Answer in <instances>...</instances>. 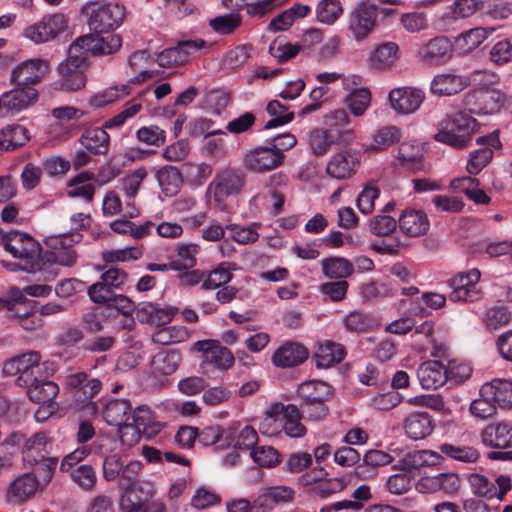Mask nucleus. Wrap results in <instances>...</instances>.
<instances>
[{"instance_id": "obj_1", "label": "nucleus", "mask_w": 512, "mask_h": 512, "mask_svg": "<svg viewBox=\"0 0 512 512\" xmlns=\"http://www.w3.org/2000/svg\"><path fill=\"white\" fill-rule=\"evenodd\" d=\"M4 249L13 257L22 261V268L27 272L43 271L45 281L56 278V272L50 266L44 267L41 259V247L29 234L9 231L5 234Z\"/></svg>"}, {"instance_id": "obj_2", "label": "nucleus", "mask_w": 512, "mask_h": 512, "mask_svg": "<svg viewBox=\"0 0 512 512\" xmlns=\"http://www.w3.org/2000/svg\"><path fill=\"white\" fill-rule=\"evenodd\" d=\"M477 122L464 112L447 116L439 123L438 132L434 138L438 142L455 148H465L477 132Z\"/></svg>"}, {"instance_id": "obj_3", "label": "nucleus", "mask_w": 512, "mask_h": 512, "mask_svg": "<svg viewBox=\"0 0 512 512\" xmlns=\"http://www.w3.org/2000/svg\"><path fill=\"white\" fill-rule=\"evenodd\" d=\"M484 446L494 449L487 453L491 461L512 462V425L497 422L487 425L480 434Z\"/></svg>"}, {"instance_id": "obj_4", "label": "nucleus", "mask_w": 512, "mask_h": 512, "mask_svg": "<svg viewBox=\"0 0 512 512\" xmlns=\"http://www.w3.org/2000/svg\"><path fill=\"white\" fill-rule=\"evenodd\" d=\"M87 67V57L79 53L76 45L71 44L67 59L58 66L60 78L55 82V88L68 92L83 88L86 84Z\"/></svg>"}, {"instance_id": "obj_5", "label": "nucleus", "mask_w": 512, "mask_h": 512, "mask_svg": "<svg viewBox=\"0 0 512 512\" xmlns=\"http://www.w3.org/2000/svg\"><path fill=\"white\" fill-rule=\"evenodd\" d=\"M82 14L87 17L91 31L97 34L109 33L117 28L125 16V8L118 4L88 3L82 8Z\"/></svg>"}, {"instance_id": "obj_6", "label": "nucleus", "mask_w": 512, "mask_h": 512, "mask_svg": "<svg viewBox=\"0 0 512 512\" xmlns=\"http://www.w3.org/2000/svg\"><path fill=\"white\" fill-rule=\"evenodd\" d=\"M432 456L434 454L428 451H414L406 454L399 462L402 472L391 475L387 479L386 487L389 492L396 495L408 492L412 487L410 471L427 465L429 462L428 458Z\"/></svg>"}, {"instance_id": "obj_7", "label": "nucleus", "mask_w": 512, "mask_h": 512, "mask_svg": "<svg viewBox=\"0 0 512 512\" xmlns=\"http://www.w3.org/2000/svg\"><path fill=\"white\" fill-rule=\"evenodd\" d=\"M41 354L37 351H29L22 355L16 356L4 363L3 373L6 375H18L16 384L32 385L36 381V377L44 372V368L40 364Z\"/></svg>"}, {"instance_id": "obj_8", "label": "nucleus", "mask_w": 512, "mask_h": 512, "mask_svg": "<svg viewBox=\"0 0 512 512\" xmlns=\"http://www.w3.org/2000/svg\"><path fill=\"white\" fill-rule=\"evenodd\" d=\"M80 239L81 235L79 233L48 236L45 239V244L49 248L46 252L47 261L67 267L75 265L78 254L73 249V245L79 242Z\"/></svg>"}, {"instance_id": "obj_9", "label": "nucleus", "mask_w": 512, "mask_h": 512, "mask_svg": "<svg viewBox=\"0 0 512 512\" xmlns=\"http://www.w3.org/2000/svg\"><path fill=\"white\" fill-rule=\"evenodd\" d=\"M245 183V175L242 171L227 167L217 172L209 189L213 192L214 200L221 204L228 197L240 194Z\"/></svg>"}, {"instance_id": "obj_10", "label": "nucleus", "mask_w": 512, "mask_h": 512, "mask_svg": "<svg viewBox=\"0 0 512 512\" xmlns=\"http://www.w3.org/2000/svg\"><path fill=\"white\" fill-rule=\"evenodd\" d=\"M284 159V153L277 152L272 145L256 146L244 154L243 165L251 172L266 173L281 166Z\"/></svg>"}, {"instance_id": "obj_11", "label": "nucleus", "mask_w": 512, "mask_h": 512, "mask_svg": "<svg viewBox=\"0 0 512 512\" xmlns=\"http://www.w3.org/2000/svg\"><path fill=\"white\" fill-rule=\"evenodd\" d=\"M505 95L499 90L480 87L467 93L464 104L471 113L494 114L504 105Z\"/></svg>"}, {"instance_id": "obj_12", "label": "nucleus", "mask_w": 512, "mask_h": 512, "mask_svg": "<svg viewBox=\"0 0 512 512\" xmlns=\"http://www.w3.org/2000/svg\"><path fill=\"white\" fill-rule=\"evenodd\" d=\"M79 48V53L94 56L110 55L117 52L122 46V39L118 34L100 36V34H86L79 36L73 43Z\"/></svg>"}, {"instance_id": "obj_13", "label": "nucleus", "mask_w": 512, "mask_h": 512, "mask_svg": "<svg viewBox=\"0 0 512 512\" xmlns=\"http://www.w3.org/2000/svg\"><path fill=\"white\" fill-rule=\"evenodd\" d=\"M68 26V18L63 13L44 16L39 22L28 26L24 35L35 43H44L55 39Z\"/></svg>"}, {"instance_id": "obj_14", "label": "nucleus", "mask_w": 512, "mask_h": 512, "mask_svg": "<svg viewBox=\"0 0 512 512\" xmlns=\"http://www.w3.org/2000/svg\"><path fill=\"white\" fill-rule=\"evenodd\" d=\"M468 482L475 495L487 499L503 500L512 488L511 478L508 475H499L492 481L482 474L473 473L469 476Z\"/></svg>"}, {"instance_id": "obj_15", "label": "nucleus", "mask_w": 512, "mask_h": 512, "mask_svg": "<svg viewBox=\"0 0 512 512\" xmlns=\"http://www.w3.org/2000/svg\"><path fill=\"white\" fill-rule=\"evenodd\" d=\"M15 87L3 93L0 96V115H15L30 106L38 100V91L34 87Z\"/></svg>"}, {"instance_id": "obj_16", "label": "nucleus", "mask_w": 512, "mask_h": 512, "mask_svg": "<svg viewBox=\"0 0 512 512\" xmlns=\"http://www.w3.org/2000/svg\"><path fill=\"white\" fill-rule=\"evenodd\" d=\"M193 349L202 353L201 367L213 365L219 370H227L234 364L232 352L217 340H200L194 343Z\"/></svg>"}, {"instance_id": "obj_17", "label": "nucleus", "mask_w": 512, "mask_h": 512, "mask_svg": "<svg viewBox=\"0 0 512 512\" xmlns=\"http://www.w3.org/2000/svg\"><path fill=\"white\" fill-rule=\"evenodd\" d=\"M481 273L474 268L467 273H460L449 281L452 291L449 299L453 302H474L480 299V291L476 289Z\"/></svg>"}, {"instance_id": "obj_18", "label": "nucleus", "mask_w": 512, "mask_h": 512, "mask_svg": "<svg viewBox=\"0 0 512 512\" xmlns=\"http://www.w3.org/2000/svg\"><path fill=\"white\" fill-rule=\"evenodd\" d=\"M48 71V62L42 59H29L18 64L11 72L13 85L34 87L41 82Z\"/></svg>"}, {"instance_id": "obj_19", "label": "nucleus", "mask_w": 512, "mask_h": 512, "mask_svg": "<svg viewBox=\"0 0 512 512\" xmlns=\"http://www.w3.org/2000/svg\"><path fill=\"white\" fill-rule=\"evenodd\" d=\"M452 44L445 36H438L423 44L418 52V59L429 66H438L452 57Z\"/></svg>"}, {"instance_id": "obj_20", "label": "nucleus", "mask_w": 512, "mask_h": 512, "mask_svg": "<svg viewBox=\"0 0 512 512\" xmlns=\"http://www.w3.org/2000/svg\"><path fill=\"white\" fill-rule=\"evenodd\" d=\"M155 489L151 482L142 481L123 491L121 507L123 512H145L147 505L154 499Z\"/></svg>"}, {"instance_id": "obj_21", "label": "nucleus", "mask_w": 512, "mask_h": 512, "mask_svg": "<svg viewBox=\"0 0 512 512\" xmlns=\"http://www.w3.org/2000/svg\"><path fill=\"white\" fill-rule=\"evenodd\" d=\"M53 448V439L43 431L33 434L25 442L22 455L23 460L30 466L50 456Z\"/></svg>"}, {"instance_id": "obj_22", "label": "nucleus", "mask_w": 512, "mask_h": 512, "mask_svg": "<svg viewBox=\"0 0 512 512\" xmlns=\"http://www.w3.org/2000/svg\"><path fill=\"white\" fill-rule=\"evenodd\" d=\"M424 97L422 90L412 87L396 88L389 93L392 108L401 114L415 112L422 104Z\"/></svg>"}, {"instance_id": "obj_23", "label": "nucleus", "mask_w": 512, "mask_h": 512, "mask_svg": "<svg viewBox=\"0 0 512 512\" xmlns=\"http://www.w3.org/2000/svg\"><path fill=\"white\" fill-rule=\"evenodd\" d=\"M377 18V7L363 2L352 12L350 29L357 39L365 38L374 28Z\"/></svg>"}, {"instance_id": "obj_24", "label": "nucleus", "mask_w": 512, "mask_h": 512, "mask_svg": "<svg viewBox=\"0 0 512 512\" xmlns=\"http://www.w3.org/2000/svg\"><path fill=\"white\" fill-rule=\"evenodd\" d=\"M308 354L307 348L302 344L287 342L274 352L272 362L281 368L294 367L303 363Z\"/></svg>"}, {"instance_id": "obj_25", "label": "nucleus", "mask_w": 512, "mask_h": 512, "mask_svg": "<svg viewBox=\"0 0 512 512\" xmlns=\"http://www.w3.org/2000/svg\"><path fill=\"white\" fill-rule=\"evenodd\" d=\"M479 394L491 398L495 405L507 409L512 407V381L506 379H494L483 384Z\"/></svg>"}, {"instance_id": "obj_26", "label": "nucleus", "mask_w": 512, "mask_h": 512, "mask_svg": "<svg viewBox=\"0 0 512 512\" xmlns=\"http://www.w3.org/2000/svg\"><path fill=\"white\" fill-rule=\"evenodd\" d=\"M417 377L424 389H437L447 380V369L440 361H426L417 370Z\"/></svg>"}, {"instance_id": "obj_27", "label": "nucleus", "mask_w": 512, "mask_h": 512, "mask_svg": "<svg viewBox=\"0 0 512 512\" xmlns=\"http://www.w3.org/2000/svg\"><path fill=\"white\" fill-rule=\"evenodd\" d=\"M468 85L467 77L452 73L438 74L433 78L430 90L435 95L452 96L463 91Z\"/></svg>"}, {"instance_id": "obj_28", "label": "nucleus", "mask_w": 512, "mask_h": 512, "mask_svg": "<svg viewBox=\"0 0 512 512\" xmlns=\"http://www.w3.org/2000/svg\"><path fill=\"white\" fill-rule=\"evenodd\" d=\"M21 387L27 388V395L31 401L49 406L59 392L58 385L47 380L45 371L40 374V377H36V381H33L32 385H22Z\"/></svg>"}, {"instance_id": "obj_29", "label": "nucleus", "mask_w": 512, "mask_h": 512, "mask_svg": "<svg viewBox=\"0 0 512 512\" xmlns=\"http://www.w3.org/2000/svg\"><path fill=\"white\" fill-rule=\"evenodd\" d=\"M333 396V388L318 380H310L301 383L296 391L295 398L304 402H328Z\"/></svg>"}, {"instance_id": "obj_30", "label": "nucleus", "mask_w": 512, "mask_h": 512, "mask_svg": "<svg viewBox=\"0 0 512 512\" xmlns=\"http://www.w3.org/2000/svg\"><path fill=\"white\" fill-rule=\"evenodd\" d=\"M399 227L405 235L419 237L428 231L429 221L423 211L407 209L399 218Z\"/></svg>"}, {"instance_id": "obj_31", "label": "nucleus", "mask_w": 512, "mask_h": 512, "mask_svg": "<svg viewBox=\"0 0 512 512\" xmlns=\"http://www.w3.org/2000/svg\"><path fill=\"white\" fill-rule=\"evenodd\" d=\"M275 411H278L280 409V412L283 414L284 418V425L283 429L285 433L292 438H299L303 437L307 429L306 427L301 423L302 417H304L303 413L299 409L298 405L296 404H277L274 407Z\"/></svg>"}, {"instance_id": "obj_32", "label": "nucleus", "mask_w": 512, "mask_h": 512, "mask_svg": "<svg viewBox=\"0 0 512 512\" xmlns=\"http://www.w3.org/2000/svg\"><path fill=\"white\" fill-rule=\"evenodd\" d=\"M404 429L409 438L413 440H422L432 433L434 424L428 413L414 412L406 417Z\"/></svg>"}, {"instance_id": "obj_33", "label": "nucleus", "mask_w": 512, "mask_h": 512, "mask_svg": "<svg viewBox=\"0 0 512 512\" xmlns=\"http://www.w3.org/2000/svg\"><path fill=\"white\" fill-rule=\"evenodd\" d=\"M79 142L91 154L105 155L109 151L110 136L104 127L86 129Z\"/></svg>"}, {"instance_id": "obj_34", "label": "nucleus", "mask_w": 512, "mask_h": 512, "mask_svg": "<svg viewBox=\"0 0 512 512\" xmlns=\"http://www.w3.org/2000/svg\"><path fill=\"white\" fill-rule=\"evenodd\" d=\"M358 165L357 157L348 152L335 154L328 162L326 171L336 179H346L351 177L356 172Z\"/></svg>"}, {"instance_id": "obj_35", "label": "nucleus", "mask_w": 512, "mask_h": 512, "mask_svg": "<svg viewBox=\"0 0 512 512\" xmlns=\"http://www.w3.org/2000/svg\"><path fill=\"white\" fill-rule=\"evenodd\" d=\"M175 311L172 307L161 308L152 302H145L137 309V317L142 323L161 326L173 319Z\"/></svg>"}, {"instance_id": "obj_36", "label": "nucleus", "mask_w": 512, "mask_h": 512, "mask_svg": "<svg viewBox=\"0 0 512 512\" xmlns=\"http://www.w3.org/2000/svg\"><path fill=\"white\" fill-rule=\"evenodd\" d=\"M30 139L29 131L20 124H10L0 130V151H14Z\"/></svg>"}, {"instance_id": "obj_37", "label": "nucleus", "mask_w": 512, "mask_h": 512, "mask_svg": "<svg viewBox=\"0 0 512 512\" xmlns=\"http://www.w3.org/2000/svg\"><path fill=\"white\" fill-rule=\"evenodd\" d=\"M132 407L129 401L124 399H115L109 401L104 410L103 417L107 424L121 427L131 418Z\"/></svg>"}, {"instance_id": "obj_38", "label": "nucleus", "mask_w": 512, "mask_h": 512, "mask_svg": "<svg viewBox=\"0 0 512 512\" xmlns=\"http://www.w3.org/2000/svg\"><path fill=\"white\" fill-rule=\"evenodd\" d=\"M94 178L95 175L89 171H84L74 176L68 182V196L72 198L81 197L87 202H91L95 194V186L91 183Z\"/></svg>"}, {"instance_id": "obj_39", "label": "nucleus", "mask_w": 512, "mask_h": 512, "mask_svg": "<svg viewBox=\"0 0 512 512\" xmlns=\"http://www.w3.org/2000/svg\"><path fill=\"white\" fill-rule=\"evenodd\" d=\"M38 488V479L33 473H26L14 480L8 490V498L14 502L26 501Z\"/></svg>"}, {"instance_id": "obj_40", "label": "nucleus", "mask_w": 512, "mask_h": 512, "mask_svg": "<svg viewBox=\"0 0 512 512\" xmlns=\"http://www.w3.org/2000/svg\"><path fill=\"white\" fill-rule=\"evenodd\" d=\"M346 356L345 347L340 343L325 341L320 344L315 354L318 367L328 368L340 363Z\"/></svg>"}, {"instance_id": "obj_41", "label": "nucleus", "mask_w": 512, "mask_h": 512, "mask_svg": "<svg viewBox=\"0 0 512 512\" xmlns=\"http://www.w3.org/2000/svg\"><path fill=\"white\" fill-rule=\"evenodd\" d=\"M156 178L166 196H174L182 186V175L175 166L167 165L156 172Z\"/></svg>"}, {"instance_id": "obj_42", "label": "nucleus", "mask_w": 512, "mask_h": 512, "mask_svg": "<svg viewBox=\"0 0 512 512\" xmlns=\"http://www.w3.org/2000/svg\"><path fill=\"white\" fill-rule=\"evenodd\" d=\"M397 158L406 168L420 170L423 166V147L415 142H403L398 149Z\"/></svg>"}, {"instance_id": "obj_43", "label": "nucleus", "mask_w": 512, "mask_h": 512, "mask_svg": "<svg viewBox=\"0 0 512 512\" xmlns=\"http://www.w3.org/2000/svg\"><path fill=\"white\" fill-rule=\"evenodd\" d=\"M489 32L492 33L493 29H490L489 31L482 27L470 29L466 32L461 33L456 38V46L463 53H469L475 50L484 42Z\"/></svg>"}, {"instance_id": "obj_44", "label": "nucleus", "mask_w": 512, "mask_h": 512, "mask_svg": "<svg viewBox=\"0 0 512 512\" xmlns=\"http://www.w3.org/2000/svg\"><path fill=\"white\" fill-rule=\"evenodd\" d=\"M322 270L325 276L331 279H344L354 272L353 264L342 257H331L322 263Z\"/></svg>"}, {"instance_id": "obj_45", "label": "nucleus", "mask_w": 512, "mask_h": 512, "mask_svg": "<svg viewBox=\"0 0 512 512\" xmlns=\"http://www.w3.org/2000/svg\"><path fill=\"white\" fill-rule=\"evenodd\" d=\"M439 450L447 457L463 463H475L480 458L479 451L472 446L443 443L439 446Z\"/></svg>"}, {"instance_id": "obj_46", "label": "nucleus", "mask_w": 512, "mask_h": 512, "mask_svg": "<svg viewBox=\"0 0 512 512\" xmlns=\"http://www.w3.org/2000/svg\"><path fill=\"white\" fill-rule=\"evenodd\" d=\"M181 355L177 351H161L157 353L151 362L153 369L162 375H171L180 364Z\"/></svg>"}, {"instance_id": "obj_47", "label": "nucleus", "mask_w": 512, "mask_h": 512, "mask_svg": "<svg viewBox=\"0 0 512 512\" xmlns=\"http://www.w3.org/2000/svg\"><path fill=\"white\" fill-rule=\"evenodd\" d=\"M400 139L401 131L399 128L396 126L382 127L374 133L370 149L374 151H382L399 142Z\"/></svg>"}, {"instance_id": "obj_48", "label": "nucleus", "mask_w": 512, "mask_h": 512, "mask_svg": "<svg viewBox=\"0 0 512 512\" xmlns=\"http://www.w3.org/2000/svg\"><path fill=\"white\" fill-rule=\"evenodd\" d=\"M131 88L127 84L109 87L95 95H93L89 104L95 108H102L108 104L114 103L121 96L129 95Z\"/></svg>"}, {"instance_id": "obj_49", "label": "nucleus", "mask_w": 512, "mask_h": 512, "mask_svg": "<svg viewBox=\"0 0 512 512\" xmlns=\"http://www.w3.org/2000/svg\"><path fill=\"white\" fill-rule=\"evenodd\" d=\"M303 480L305 481L306 484L318 482V484L314 488V491L318 496L322 498L340 492L346 486V482L343 478H333L321 481V477H311L310 475H304Z\"/></svg>"}, {"instance_id": "obj_50", "label": "nucleus", "mask_w": 512, "mask_h": 512, "mask_svg": "<svg viewBox=\"0 0 512 512\" xmlns=\"http://www.w3.org/2000/svg\"><path fill=\"white\" fill-rule=\"evenodd\" d=\"M345 102L354 116H361L370 105L371 93L366 88L355 89L346 97Z\"/></svg>"}, {"instance_id": "obj_51", "label": "nucleus", "mask_w": 512, "mask_h": 512, "mask_svg": "<svg viewBox=\"0 0 512 512\" xmlns=\"http://www.w3.org/2000/svg\"><path fill=\"white\" fill-rule=\"evenodd\" d=\"M267 112L273 118L265 124L264 129L266 130L289 123L294 118V113L288 112V108L277 100L268 103Z\"/></svg>"}, {"instance_id": "obj_52", "label": "nucleus", "mask_w": 512, "mask_h": 512, "mask_svg": "<svg viewBox=\"0 0 512 512\" xmlns=\"http://www.w3.org/2000/svg\"><path fill=\"white\" fill-rule=\"evenodd\" d=\"M398 46L393 42H387L378 46L372 57L373 65L378 69H385L397 58Z\"/></svg>"}, {"instance_id": "obj_53", "label": "nucleus", "mask_w": 512, "mask_h": 512, "mask_svg": "<svg viewBox=\"0 0 512 512\" xmlns=\"http://www.w3.org/2000/svg\"><path fill=\"white\" fill-rule=\"evenodd\" d=\"M141 470L142 463L137 460H131L126 465H123L117 478L119 487L125 491L141 483L142 481L138 478Z\"/></svg>"}, {"instance_id": "obj_54", "label": "nucleus", "mask_w": 512, "mask_h": 512, "mask_svg": "<svg viewBox=\"0 0 512 512\" xmlns=\"http://www.w3.org/2000/svg\"><path fill=\"white\" fill-rule=\"evenodd\" d=\"M68 474L84 490L90 491L96 485L97 474L91 465L81 464Z\"/></svg>"}, {"instance_id": "obj_55", "label": "nucleus", "mask_w": 512, "mask_h": 512, "mask_svg": "<svg viewBox=\"0 0 512 512\" xmlns=\"http://www.w3.org/2000/svg\"><path fill=\"white\" fill-rule=\"evenodd\" d=\"M317 19L324 24L334 23L343 13L340 0H322L316 9Z\"/></svg>"}, {"instance_id": "obj_56", "label": "nucleus", "mask_w": 512, "mask_h": 512, "mask_svg": "<svg viewBox=\"0 0 512 512\" xmlns=\"http://www.w3.org/2000/svg\"><path fill=\"white\" fill-rule=\"evenodd\" d=\"M241 23V16L235 13L218 16L210 20L212 29L221 35L232 34L241 26Z\"/></svg>"}, {"instance_id": "obj_57", "label": "nucleus", "mask_w": 512, "mask_h": 512, "mask_svg": "<svg viewBox=\"0 0 512 512\" xmlns=\"http://www.w3.org/2000/svg\"><path fill=\"white\" fill-rule=\"evenodd\" d=\"M253 460L261 467H275L280 462V453L272 446H259L252 450Z\"/></svg>"}, {"instance_id": "obj_58", "label": "nucleus", "mask_w": 512, "mask_h": 512, "mask_svg": "<svg viewBox=\"0 0 512 512\" xmlns=\"http://www.w3.org/2000/svg\"><path fill=\"white\" fill-rule=\"evenodd\" d=\"M88 296L96 304H102L106 307L115 296L114 289L106 284L103 280L92 284L87 289Z\"/></svg>"}, {"instance_id": "obj_59", "label": "nucleus", "mask_w": 512, "mask_h": 512, "mask_svg": "<svg viewBox=\"0 0 512 512\" xmlns=\"http://www.w3.org/2000/svg\"><path fill=\"white\" fill-rule=\"evenodd\" d=\"M493 150L490 147L477 149L470 153L467 163V171L471 175L478 174L493 158Z\"/></svg>"}, {"instance_id": "obj_60", "label": "nucleus", "mask_w": 512, "mask_h": 512, "mask_svg": "<svg viewBox=\"0 0 512 512\" xmlns=\"http://www.w3.org/2000/svg\"><path fill=\"white\" fill-rule=\"evenodd\" d=\"M301 46L292 45L287 42L284 38H276L269 46L270 54L278 58L280 61H286L298 54Z\"/></svg>"}, {"instance_id": "obj_61", "label": "nucleus", "mask_w": 512, "mask_h": 512, "mask_svg": "<svg viewBox=\"0 0 512 512\" xmlns=\"http://www.w3.org/2000/svg\"><path fill=\"white\" fill-rule=\"evenodd\" d=\"M511 320V313L506 307H492L487 310L484 323L490 330H496L507 325Z\"/></svg>"}, {"instance_id": "obj_62", "label": "nucleus", "mask_w": 512, "mask_h": 512, "mask_svg": "<svg viewBox=\"0 0 512 512\" xmlns=\"http://www.w3.org/2000/svg\"><path fill=\"white\" fill-rule=\"evenodd\" d=\"M332 143L334 141L326 130L316 129L310 134L309 145L316 156L326 154Z\"/></svg>"}, {"instance_id": "obj_63", "label": "nucleus", "mask_w": 512, "mask_h": 512, "mask_svg": "<svg viewBox=\"0 0 512 512\" xmlns=\"http://www.w3.org/2000/svg\"><path fill=\"white\" fill-rule=\"evenodd\" d=\"M148 172L146 168L139 167L128 174L122 180V189L126 196L134 198L140 188L142 181L147 177Z\"/></svg>"}, {"instance_id": "obj_64", "label": "nucleus", "mask_w": 512, "mask_h": 512, "mask_svg": "<svg viewBox=\"0 0 512 512\" xmlns=\"http://www.w3.org/2000/svg\"><path fill=\"white\" fill-rule=\"evenodd\" d=\"M396 220L387 215H377L370 220L369 228L376 236H388L395 231Z\"/></svg>"}]
</instances>
